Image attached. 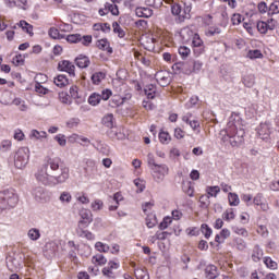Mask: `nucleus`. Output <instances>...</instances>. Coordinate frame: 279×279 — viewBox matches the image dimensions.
I'll list each match as a JSON object with an SVG mask.
<instances>
[{"label": "nucleus", "instance_id": "nucleus-46", "mask_svg": "<svg viewBox=\"0 0 279 279\" xmlns=\"http://www.w3.org/2000/svg\"><path fill=\"white\" fill-rule=\"evenodd\" d=\"M82 40V35L80 34H72L66 36V41L71 44H77Z\"/></svg>", "mask_w": 279, "mask_h": 279}, {"label": "nucleus", "instance_id": "nucleus-14", "mask_svg": "<svg viewBox=\"0 0 279 279\" xmlns=\"http://www.w3.org/2000/svg\"><path fill=\"white\" fill-rule=\"evenodd\" d=\"M86 227H77L76 234L81 239H87V241H95V234L88 230H84Z\"/></svg>", "mask_w": 279, "mask_h": 279}, {"label": "nucleus", "instance_id": "nucleus-12", "mask_svg": "<svg viewBox=\"0 0 279 279\" xmlns=\"http://www.w3.org/2000/svg\"><path fill=\"white\" fill-rule=\"evenodd\" d=\"M107 136L112 141H125V133L114 126L107 131Z\"/></svg>", "mask_w": 279, "mask_h": 279}, {"label": "nucleus", "instance_id": "nucleus-8", "mask_svg": "<svg viewBox=\"0 0 279 279\" xmlns=\"http://www.w3.org/2000/svg\"><path fill=\"white\" fill-rule=\"evenodd\" d=\"M276 25H278V21L274 19H269L267 22L259 21L257 22V31L260 34H267V32H274L276 29Z\"/></svg>", "mask_w": 279, "mask_h": 279}, {"label": "nucleus", "instance_id": "nucleus-31", "mask_svg": "<svg viewBox=\"0 0 279 279\" xmlns=\"http://www.w3.org/2000/svg\"><path fill=\"white\" fill-rule=\"evenodd\" d=\"M206 193L208 194V197H217V195L221 193V187H219L218 185L207 186Z\"/></svg>", "mask_w": 279, "mask_h": 279}, {"label": "nucleus", "instance_id": "nucleus-53", "mask_svg": "<svg viewBox=\"0 0 279 279\" xmlns=\"http://www.w3.org/2000/svg\"><path fill=\"white\" fill-rule=\"evenodd\" d=\"M80 43H82L84 47H89L90 43H93V36L90 35H84L83 37L81 36Z\"/></svg>", "mask_w": 279, "mask_h": 279}, {"label": "nucleus", "instance_id": "nucleus-51", "mask_svg": "<svg viewBox=\"0 0 279 279\" xmlns=\"http://www.w3.org/2000/svg\"><path fill=\"white\" fill-rule=\"evenodd\" d=\"M171 13H172L174 16H180V14H182V4H180V3H174V4L171 7Z\"/></svg>", "mask_w": 279, "mask_h": 279}, {"label": "nucleus", "instance_id": "nucleus-41", "mask_svg": "<svg viewBox=\"0 0 279 279\" xmlns=\"http://www.w3.org/2000/svg\"><path fill=\"white\" fill-rule=\"evenodd\" d=\"M247 58H250V60L260 59V58H263V52L260 50H258V49L250 50L247 52Z\"/></svg>", "mask_w": 279, "mask_h": 279}, {"label": "nucleus", "instance_id": "nucleus-40", "mask_svg": "<svg viewBox=\"0 0 279 279\" xmlns=\"http://www.w3.org/2000/svg\"><path fill=\"white\" fill-rule=\"evenodd\" d=\"M264 265H266V267L268 269H272V270L278 269V263L274 262V259H271V257H265Z\"/></svg>", "mask_w": 279, "mask_h": 279}, {"label": "nucleus", "instance_id": "nucleus-9", "mask_svg": "<svg viewBox=\"0 0 279 279\" xmlns=\"http://www.w3.org/2000/svg\"><path fill=\"white\" fill-rule=\"evenodd\" d=\"M81 220L77 228H88L93 223V213L88 209H82L80 213Z\"/></svg>", "mask_w": 279, "mask_h": 279}, {"label": "nucleus", "instance_id": "nucleus-38", "mask_svg": "<svg viewBox=\"0 0 279 279\" xmlns=\"http://www.w3.org/2000/svg\"><path fill=\"white\" fill-rule=\"evenodd\" d=\"M165 0H146L145 3L149 8H155V10H159V8H162V2Z\"/></svg>", "mask_w": 279, "mask_h": 279}, {"label": "nucleus", "instance_id": "nucleus-13", "mask_svg": "<svg viewBox=\"0 0 279 279\" xmlns=\"http://www.w3.org/2000/svg\"><path fill=\"white\" fill-rule=\"evenodd\" d=\"M156 80L162 87L169 86L171 84V78H169V74L165 71L157 72Z\"/></svg>", "mask_w": 279, "mask_h": 279}, {"label": "nucleus", "instance_id": "nucleus-3", "mask_svg": "<svg viewBox=\"0 0 279 279\" xmlns=\"http://www.w3.org/2000/svg\"><path fill=\"white\" fill-rule=\"evenodd\" d=\"M19 206V194L14 189L0 191V214Z\"/></svg>", "mask_w": 279, "mask_h": 279}, {"label": "nucleus", "instance_id": "nucleus-62", "mask_svg": "<svg viewBox=\"0 0 279 279\" xmlns=\"http://www.w3.org/2000/svg\"><path fill=\"white\" fill-rule=\"evenodd\" d=\"M112 97V90L110 89H104L100 95V100L108 101Z\"/></svg>", "mask_w": 279, "mask_h": 279}, {"label": "nucleus", "instance_id": "nucleus-21", "mask_svg": "<svg viewBox=\"0 0 279 279\" xmlns=\"http://www.w3.org/2000/svg\"><path fill=\"white\" fill-rule=\"evenodd\" d=\"M95 86H99L104 80H106V72H95L90 77Z\"/></svg>", "mask_w": 279, "mask_h": 279}, {"label": "nucleus", "instance_id": "nucleus-47", "mask_svg": "<svg viewBox=\"0 0 279 279\" xmlns=\"http://www.w3.org/2000/svg\"><path fill=\"white\" fill-rule=\"evenodd\" d=\"M171 217H165L163 220L159 223V230H167L171 226Z\"/></svg>", "mask_w": 279, "mask_h": 279}, {"label": "nucleus", "instance_id": "nucleus-15", "mask_svg": "<svg viewBox=\"0 0 279 279\" xmlns=\"http://www.w3.org/2000/svg\"><path fill=\"white\" fill-rule=\"evenodd\" d=\"M59 247L60 246L58 245V242L50 241L46 243L44 250L48 256H56V253L58 252Z\"/></svg>", "mask_w": 279, "mask_h": 279}, {"label": "nucleus", "instance_id": "nucleus-48", "mask_svg": "<svg viewBox=\"0 0 279 279\" xmlns=\"http://www.w3.org/2000/svg\"><path fill=\"white\" fill-rule=\"evenodd\" d=\"M235 246H236V250H240V252H243V250H245L247 247V244L245 243V240H243L241 238H236Z\"/></svg>", "mask_w": 279, "mask_h": 279}, {"label": "nucleus", "instance_id": "nucleus-54", "mask_svg": "<svg viewBox=\"0 0 279 279\" xmlns=\"http://www.w3.org/2000/svg\"><path fill=\"white\" fill-rule=\"evenodd\" d=\"M183 191L186 195H189V197L194 196L195 190L193 189L191 183H187V184L183 185Z\"/></svg>", "mask_w": 279, "mask_h": 279}, {"label": "nucleus", "instance_id": "nucleus-32", "mask_svg": "<svg viewBox=\"0 0 279 279\" xmlns=\"http://www.w3.org/2000/svg\"><path fill=\"white\" fill-rule=\"evenodd\" d=\"M27 236L31 239V241H38V239H40V230L37 228H32L28 230Z\"/></svg>", "mask_w": 279, "mask_h": 279}, {"label": "nucleus", "instance_id": "nucleus-4", "mask_svg": "<svg viewBox=\"0 0 279 279\" xmlns=\"http://www.w3.org/2000/svg\"><path fill=\"white\" fill-rule=\"evenodd\" d=\"M186 32V34H191L192 35V49H193V53L196 58H199V56H202L203 53L206 52V46L204 45V40L202 39V37H199V34L195 33L193 34L191 31L186 29L183 31L181 34L182 36H184V33Z\"/></svg>", "mask_w": 279, "mask_h": 279}, {"label": "nucleus", "instance_id": "nucleus-17", "mask_svg": "<svg viewBox=\"0 0 279 279\" xmlns=\"http://www.w3.org/2000/svg\"><path fill=\"white\" fill-rule=\"evenodd\" d=\"M205 276H206V279L219 278V270L217 269V266H215V265L206 266Z\"/></svg>", "mask_w": 279, "mask_h": 279}, {"label": "nucleus", "instance_id": "nucleus-5", "mask_svg": "<svg viewBox=\"0 0 279 279\" xmlns=\"http://www.w3.org/2000/svg\"><path fill=\"white\" fill-rule=\"evenodd\" d=\"M29 162V148H19L14 156V166L16 169H25Z\"/></svg>", "mask_w": 279, "mask_h": 279}, {"label": "nucleus", "instance_id": "nucleus-29", "mask_svg": "<svg viewBox=\"0 0 279 279\" xmlns=\"http://www.w3.org/2000/svg\"><path fill=\"white\" fill-rule=\"evenodd\" d=\"M113 34L118 35V38H125V31L121 27L118 22L112 23Z\"/></svg>", "mask_w": 279, "mask_h": 279}, {"label": "nucleus", "instance_id": "nucleus-50", "mask_svg": "<svg viewBox=\"0 0 279 279\" xmlns=\"http://www.w3.org/2000/svg\"><path fill=\"white\" fill-rule=\"evenodd\" d=\"M134 184L137 187L136 193H143V191H145V181L141 179H135Z\"/></svg>", "mask_w": 279, "mask_h": 279}, {"label": "nucleus", "instance_id": "nucleus-39", "mask_svg": "<svg viewBox=\"0 0 279 279\" xmlns=\"http://www.w3.org/2000/svg\"><path fill=\"white\" fill-rule=\"evenodd\" d=\"M274 14H279V1H275L269 5L268 16H274Z\"/></svg>", "mask_w": 279, "mask_h": 279}, {"label": "nucleus", "instance_id": "nucleus-36", "mask_svg": "<svg viewBox=\"0 0 279 279\" xmlns=\"http://www.w3.org/2000/svg\"><path fill=\"white\" fill-rule=\"evenodd\" d=\"M221 34V28L217 27V26H210L206 32L205 35L210 38L213 36H217Z\"/></svg>", "mask_w": 279, "mask_h": 279}, {"label": "nucleus", "instance_id": "nucleus-49", "mask_svg": "<svg viewBox=\"0 0 279 279\" xmlns=\"http://www.w3.org/2000/svg\"><path fill=\"white\" fill-rule=\"evenodd\" d=\"M54 141L60 145V147L66 146V136L64 134H58L54 136Z\"/></svg>", "mask_w": 279, "mask_h": 279}, {"label": "nucleus", "instance_id": "nucleus-22", "mask_svg": "<svg viewBox=\"0 0 279 279\" xmlns=\"http://www.w3.org/2000/svg\"><path fill=\"white\" fill-rule=\"evenodd\" d=\"M7 267L9 271H16V269L21 268V264L19 263V260H16V258L9 257L7 259Z\"/></svg>", "mask_w": 279, "mask_h": 279}, {"label": "nucleus", "instance_id": "nucleus-42", "mask_svg": "<svg viewBox=\"0 0 279 279\" xmlns=\"http://www.w3.org/2000/svg\"><path fill=\"white\" fill-rule=\"evenodd\" d=\"M73 199V196H71V193L69 192H62L59 201L61 202V204H71V201Z\"/></svg>", "mask_w": 279, "mask_h": 279}, {"label": "nucleus", "instance_id": "nucleus-59", "mask_svg": "<svg viewBox=\"0 0 279 279\" xmlns=\"http://www.w3.org/2000/svg\"><path fill=\"white\" fill-rule=\"evenodd\" d=\"M102 208H104V202L101 199H95V202L92 203L93 210H101Z\"/></svg>", "mask_w": 279, "mask_h": 279}, {"label": "nucleus", "instance_id": "nucleus-25", "mask_svg": "<svg viewBox=\"0 0 279 279\" xmlns=\"http://www.w3.org/2000/svg\"><path fill=\"white\" fill-rule=\"evenodd\" d=\"M101 123L111 130V128H114V116L112 113H108L102 118Z\"/></svg>", "mask_w": 279, "mask_h": 279}, {"label": "nucleus", "instance_id": "nucleus-24", "mask_svg": "<svg viewBox=\"0 0 279 279\" xmlns=\"http://www.w3.org/2000/svg\"><path fill=\"white\" fill-rule=\"evenodd\" d=\"M144 93L148 99H155L156 98V85H154V84L146 85L144 87Z\"/></svg>", "mask_w": 279, "mask_h": 279}, {"label": "nucleus", "instance_id": "nucleus-10", "mask_svg": "<svg viewBox=\"0 0 279 279\" xmlns=\"http://www.w3.org/2000/svg\"><path fill=\"white\" fill-rule=\"evenodd\" d=\"M32 195L36 202H49V192L43 186H37L33 190Z\"/></svg>", "mask_w": 279, "mask_h": 279}, {"label": "nucleus", "instance_id": "nucleus-26", "mask_svg": "<svg viewBox=\"0 0 279 279\" xmlns=\"http://www.w3.org/2000/svg\"><path fill=\"white\" fill-rule=\"evenodd\" d=\"M17 25L22 27L23 32H26V34L34 36V26H32V24L27 23L25 20H21Z\"/></svg>", "mask_w": 279, "mask_h": 279}, {"label": "nucleus", "instance_id": "nucleus-23", "mask_svg": "<svg viewBox=\"0 0 279 279\" xmlns=\"http://www.w3.org/2000/svg\"><path fill=\"white\" fill-rule=\"evenodd\" d=\"M242 82L246 88H252L256 84V76L254 74H247L243 76Z\"/></svg>", "mask_w": 279, "mask_h": 279}, {"label": "nucleus", "instance_id": "nucleus-33", "mask_svg": "<svg viewBox=\"0 0 279 279\" xmlns=\"http://www.w3.org/2000/svg\"><path fill=\"white\" fill-rule=\"evenodd\" d=\"M105 8L107 12H111L113 16H119V7L117 4H112L110 2L105 3Z\"/></svg>", "mask_w": 279, "mask_h": 279}, {"label": "nucleus", "instance_id": "nucleus-7", "mask_svg": "<svg viewBox=\"0 0 279 279\" xmlns=\"http://www.w3.org/2000/svg\"><path fill=\"white\" fill-rule=\"evenodd\" d=\"M153 171V178L155 182H162L165 178L169 174V167L167 165H157L150 168Z\"/></svg>", "mask_w": 279, "mask_h": 279}, {"label": "nucleus", "instance_id": "nucleus-61", "mask_svg": "<svg viewBox=\"0 0 279 279\" xmlns=\"http://www.w3.org/2000/svg\"><path fill=\"white\" fill-rule=\"evenodd\" d=\"M48 34H49L50 38H53L54 40L60 38V31H58V28H56V27H51L48 31Z\"/></svg>", "mask_w": 279, "mask_h": 279}, {"label": "nucleus", "instance_id": "nucleus-34", "mask_svg": "<svg viewBox=\"0 0 279 279\" xmlns=\"http://www.w3.org/2000/svg\"><path fill=\"white\" fill-rule=\"evenodd\" d=\"M159 141L162 145H169L171 143V135H169V132L161 131L159 132Z\"/></svg>", "mask_w": 279, "mask_h": 279}, {"label": "nucleus", "instance_id": "nucleus-64", "mask_svg": "<svg viewBox=\"0 0 279 279\" xmlns=\"http://www.w3.org/2000/svg\"><path fill=\"white\" fill-rule=\"evenodd\" d=\"M242 19H243V16L241 14H239V13L233 14L231 17L232 25H241Z\"/></svg>", "mask_w": 279, "mask_h": 279}, {"label": "nucleus", "instance_id": "nucleus-56", "mask_svg": "<svg viewBox=\"0 0 279 279\" xmlns=\"http://www.w3.org/2000/svg\"><path fill=\"white\" fill-rule=\"evenodd\" d=\"M257 232L260 234V236H264V239L269 236V230H267V226H264V225L258 226Z\"/></svg>", "mask_w": 279, "mask_h": 279}, {"label": "nucleus", "instance_id": "nucleus-55", "mask_svg": "<svg viewBox=\"0 0 279 279\" xmlns=\"http://www.w3.org/2000/svg\"><path fill=\"white\" fill-rule=\"evenodd\" d=\"M93 260H95V263H98V265H106V263H108V259H106V257L101 254H97L93 257Z\"/></svg>", "mask_w": 279, "mask_h": 279}, {"label": "nucleus", "instance_id": "nucleus-35", "mask_svg": "<svg viewBox=\"0 0 279 279\" xmlns=\"http://www.w3.org/2000/svg\"><path fill=\"white\" fill-rule=\"evenodd\" d=\"M179 56L182 58V60H186V58L191 56V48L186 46L179 47Z\"/></svg>", "mask_w": 279, "mask_h": 279}, {"label": "nucleus", "instance_id": "nucleus-57", "mask_svg": "<svg viewBox=\"0 0 279 279\" xmlns=\"http://www.w3.org/2000/svg\"><path fill=\"white\" fill-rule=\"evenodd\" d=\"M25 63V59L23 58V54H16L13 58V64H15V66H21Z\"/></svg>", "mask_w": 279, "mask_h": 279}, {"label": "nucleus", "instance_id": "nucleus-1", "mask_svg": "<svg viewBox=\"0 0 279 279\" xmlns=\"http://www.w3.org/2000/svg\"><path fill=\"white\" fill-rule=\"evenodd\" d=\"M44 167H47V170L53 171V180L54 184H64L66 180L70 178V170L69 167L64 166V162H62L61 158H49L47 161V165H44Z\"/></svg>", "mask_w": 279, "mask_h": 279}, {"label": "nucleus", "instance_id": "nucleus-44", "mask_svg": "<svg viewBox=\"0 0 279 279\" xmlns=\"http://www.w3.org/2000/svg\"><path fill=\"white\" fill-rule=\"evenodd\" d=\"M232 232H234L235 234H239L240 236H248L247 233V229L243 228V227H232Z\"/></svg>", "mask_w": 279, "mask_h": 279}, {"label": "nucleus", "instance_id": "nucleus-16", "mask_svg": "<svg viewBox=\"0 0 279 279\" xmlns=\"http://www.w3.org/2000/svg\"><path fill=\"white\" fill-rule=\"evenodd\" d=\"M75 64L78 69H88L90 66V59L84 54H80L75 58Z\"/></svg>", "mask_w": 279, "mask_h": 279}, {"label": "nucleus", "instance_id": "nucleus-20", "mask_svg": "<svg viewBox=\"0 0 279 279\" xmlns=\"http://www.w3.org/2000/svg\"><path fill=\"white\" fill-rule=\"evenodd\" d=\"M54 84L59 88H64V86H69V78L64 74H59L54 77Z\"/></svg>", "mask_w": 279, "mask_h": 279}, {"label": "nucleus", "instance_id": "nucleus-45", "mask_svg": "<svg viewBox=\"0 0 279 279\" xmlns=\"http://www.w3.org/2000/svg\"><path fill=\"white\" fill-rule=\"evenodd\" d=\"M95 247L98 252H104V253L110 252V246L102 242H96Z\"/></svg>", "mask_w": 279, "mask_h": 279}, {"label": "nucleus", "instance_id": "nucleus-11", "mask_svg": "<svg viewBox=\"0 0 279 279\" xmlns=\"http://www.w3.org/2000/svg\"><path fill=\"white\" fill-rule=\"evenodd\" d=\"M58 71L68 73L70 77H75V65L69 60H62L58 63Z\"/></svg>", "mask_w": 279, "mask_h": 279}, {"label": "nucleus", "instance_id": "nucleus-2", "mask_svg": "<svg viewBox=\"0 0 279 279\" xmlns=\"http://www.w3.org/2000/svg\"><path fill=\"white\" fill-rule=\"evenodd\" d=\"M226 135L222 137L225 143H229L231 147H241L245 143V129L230 122L226 129Z\"/></svg>", "mask_w": 279, "mask_h": 279}, {"label": "nucleus", "instance_id": "nucleus-63", "mask_svg": "<svg viewBox=\"0 0 279 279\" xmlns=\"http://www.w3.org/2000/svg\"><path fill=\"white\" fill-rule=\"evenodd\" d=\"M35 90L36 93H39V95H47V93H49V89L40 85V83L35 85Z\"/></svg>", "mask_w": 279, "mask_h": 279}, {"label": "nucleus", "instance_id": "nucleus-19", "mask_svg": "<svg viewBox=\"0 0 279 279\" xmlns=\"http://www.w3.org/2000/svg\"><path fill=\"white\" fill-rule=\"evenodd\" d=\"M96 46L101 51H107V53H109V56L113 53L112 47H110V41H108L106 38L98 40L96 43Z\"/></svg>", "mask_w": 279, "mask_h": 279}, {"label": "nucleus", "instance_id": "nucleus-52", "mask_svg": "<svg viewBox=\"0 0 279 279\" xmlns=\"http://www.w3.org/2000/svg\"><path fill=\"white\" fill-rule=\"evenodd\" d=\"M171 233L167 232V231H162V232H156L155 236H153V239L157 240V241H165Z\"/></svg>", "mask_w": 279, "mask_h": 279}, {"label": "nucleus", "instance_id": "nucleus-43", "mask_svg": "<svg viewBox=\"0 0 279 279\" xmlns=\"http://www.w3.org/2000/svg\"><path fill=\"white\" fill-rule=\"evenodd\" d=\"M235 215H234V209L229 208L227 209L223 214H222V219L225 221H232V219H234Z\"/></svg>", "mask_w": 279, "mask_h": 279}, {"label": "nucleus", "instance_id": "nucleus-30", "mask_svg": "<svg viewBox=\"0 0 279 279\" xmlns=\"http://www.w3.org/2000/svg\"><path fill=\"white\" fill-rule=\"evenodd\" d=\"M229 206H239L241 204V199H239V195L236 193L230 192L228 194Z\"/></svg>", "mask_w": 279, "mask_h": 279}, {"label": "nucleus", "instance_id": "nucleus-28", "mask_svg": "<svg viewBox=\"0 0 279 279\" xmlns=\"http://www.w3.org/2000/svg\"><path fill=\"white\" fill-rule=\"evenodd\" d=\"M12 149V141L10 140H3L1 143H0V151L2 154H8V151H11Z\"/></svg>", "mask_w": 279, "mask_h": 279}, {"label": "nucleus", "instance_id": "nucleus-60", "mask_svg": "<svg viewBox=\"0 0 279 279\" xmlns=\"http://www.w3.org/2000/svg\"><path fill=\"white\" fill-rule=\"evenodd\" d=\"M191 10H192L191 4L184 3L182 17L191 19Z\"/></svg>", "mask_w": 279, "mask_h": 279}, {"label": "nucleus", "instance_id": "nucleus-58", "mask_svg": "<svg viewBox=\"0 0 279 279\" xmlns=\"http://www.w3.org/2000/svg\"><path fill=\"white\" fill-rule=\"evenodd\" d=\"M80 125V118H72L66 122V128L73 129Z\"/></svg>", "mask_w": 279, "mask_h": 279}, {"label": "nucleus", "instance_id": "nucleus-18", "mask_svg": "<svg viewBox=\"0 0 279 279\" xmlns=\"http://www.w3.org/2000/svg\"><path fill=\"white\" fill-rule=\"evenodd\" d=\"M135 14L140 19H149V16H153L154 11L149 8L138 7L135 9Z\"/></svg>", "mask_w": 279, "mask_h": 279}, {"label": "nucleus", "instance_id": "nucleus-27", "mask_svg": "<svg viewBox=\"0 0 279 279\" xmlns=\"http://www.w3.org/2000/svg\"><path fill=\"white\" fill-rule=\"evenodd\" d=\"M100 102H101V95H100V94L93 93V94L88 97V104H89V106H99Z\"/></svg>", "mask_w": 279, "mask_h": 279}, {"label": "nucleus", "instance_id": "nucleus-37", "mask_svg": "<svg viewBox=\"0 0 279 279\" xmlns=\"http://www.w3.org/2000/svg\"><path fill=\"white\" fill-rule=\"evenodd\" d=\"M201 231H202V234H204L205 239H210V236H213V229L208 227V225L206 223H203L201 226Z\"/></svg>", "mask_w": 279, "mask_h": 279}, {"label": "nucleus", "instance_id": "nucleus-6", "mask_svg": "<svg viewBox=\"0 0 279 279\" xmlns=\"http://www.w3.org/2000/svg\"><path fill=\"white\" fill-rule=\"evenodd\" d=\"M35 178L38 182H41L45 186H51V184H57L53 175L49 174L47 166H43L40 170L35 174Z\"/></svg>", "mask_w": 279, "mask_h": 279}]
</instances>
